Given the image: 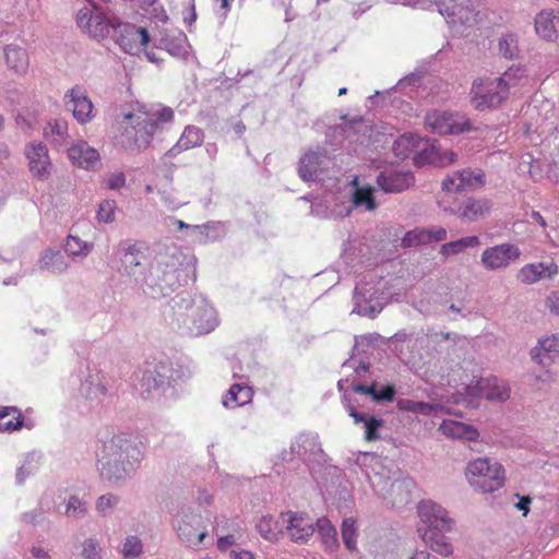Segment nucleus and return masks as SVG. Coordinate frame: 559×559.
Masks as SVG:
<instances>
[{
  "instance_id": "nucleus-57",
  "label": "nucleus",
  "mask_w": 559,
  "mask_h": 559,
  "mask_svg": "<svg viewBox=\"0 0 559 559\" xmlns=\"http://www.w3.org/2000/svg\"><path fill=\"white\" fill-rule=\"evenodd\" d=\"M547 174L551 180L559 182V159L549 165Z\"/></svg>"
},
{
  "instance_id": "nucleus-58",
  "label": "nucleus",
  "mask_w": 559,
  "mask_h": 559,
  "mask_svg": "<svg viewBox=\"0 0 559 559\" xmlns=\"http://www.w3.org/2000/svg\"><path fill=\"white\" fill-rule=\"evenodd\" d=\"M456 159V154L452 151H444L441 155V162L444 166L454 164Z\"/></svg>"
},
{
  "instance_id": "nucleus-51",
  "label": "nucleus",
  "mask_w": 559,
  "mask_h": 559,
  "mask_svg": "<svg viewBox=\"0 0 559 559\" xmlns=\"http://www.w3.org/2000/svg\"><path fill=\"white\" fill-rule=\"evenodd\" d=\"M395 390L392 385H385L380 391L373 392V399L377 401L391 402L394 399Z\"/></svg>"
},
{
  "instance_id": "nucleus-50",
  "label": "nucleus",
  "mask_w": 559,
  "mask_h": 559,
  "mask_svg": "<svg viewBox=\"0 0 559 559\" xmlns=\"http://www.w3.org/2000/svg\"><path fill=\"white\" fill-rule=\"evenodd\" d=\"M117 503V498L112 495H104L97 501V510L105 514Z\"/></svg>"
},
{
  "instance_id": "nucleus-47",
  "label": "nucleus",
  "mask_w": 559,
  "mask_h": 559,
  "mask_svg": "<svg viewBox=\"0 0 559 559\" xmlns=\"http://www.w3.org/2000/svg\"><path fill=\"white\" fill-rule=\"evenodd\" d=\"M382 426V421L370 417L367 420H365V439L368 441L376 440L378 438L377 430Z\"/></svg>"
},
{
  "instance_id": "nucleus-31",
  "label": "nucleus",
  "mask_w": 559,
  "mask_h": 559,
  "mask_svg": "<svg viewBox=\"0 0 559 559\" xmlns=\"http://www.w3.org/2000/svg\"><path fill=\"white\" fill-rule=\"evenodd\" d=\"M316 526L318 527L319 535L325 549L330 551L335 550L338 547L337 533L331 522L328 519L322 518L316 522Z\"/></svg>"
},
{
  "instance_id": "nucleus-22",
  "label": "nucleus",
  "mask_w": 559,
  "mask_h": 559,
  "mask_svg": "<svg viewBox=\"0 0 559 559\" xmlns=\"http://www.w3.org/2000/svg\"><path fill=\"white\" fill-rule=\"evenodd\" d=\"M119 25L120 20L117 16L108 17L104 13H95L87 33L96 39H104L109 36L110 29L116 32Z\"/></svg>"
},
{
  "instance_id": "nucleus-24",
  "label": "nucleus",
  "mask_w": 559,
  "mask_h": 559,
  "mask_svg": "<svg viewBox=\"0 0 559 559\" xmlns=\"http://www.w3.org/2000/svg\"><path fill=\"white\" fill-rule=\"evenodd\" d=\"M24 425L22 412L14 406H0V431L13 432L20 430Z\"/></svg>"
},
{
  "instance_id": "nucleus-21",
  "label": "nucleus",
  "mask_w": 559,
  "mask_h": 559,
  "mask_svg": "<svg viewBox=\"0 0 559 559\" xmlns=\"http://www.w3.org/2000/svg\"><path fill=\"white\" fill-rule=\"evenodd\" d=\"M203 132L195 126H188L185 128L178 142L167 152L169 157H175L182 151L200 146L203 142Z\"/></svg>"
},
{
  "instance_id": "nucleus-38",
  "label": "nucleus",
  "mask_w": 559,
  "mask_h": 559,
  "mask_svg": "<svg viewBox=\"0 0 559 559\" xmlns=\"http://www.w3.org/2000/svg\"><path fill=\"white\" fill-rule=\"evenodd\" d=\"M429 237L430 236L428 234V228H415L405 234V236L402 238V246L406 248L419 245H427L430 243Z\"/></svg>"
},
{
  "instance_id": "nucleus-54",
  "label": "nucleus",
  "mask_w": 559,
  "mask_h": 559,
  "mask_svg": "<svg viewBox=\"0 0 559 559\" xmlns=\"http://www.w3.org/2000/svg\"><path fill=\"white\" fill-rule=\"evenodd\" d=\"M546 307L554 313L559 314V295L552 293L546 300Z\"/></svg>"
},
{
  "instance_id": "nucleus-28",
  "label": "nucleus",
  "mask_w": 559,
  "mask_h": 559,
  "mask_svg": "<svg viewBox=\"0 0 559 559\" xmlns=\"http://www.w3.org/2000/svg\"><path fill=\"white\" fill-rule=\"evenodd\" d=\"M5 62L16 73H24L29 64L28 55L24 48L9 45L5 48Z\"/></svg>"
},
{
  "instance_id": "nucleus-36",
  "label": "nucleus",
  "mask_w": 559,
  "mask_h": 559,
  "mask_svg": "<svg viewBox=\"0 0 559 559\" xmlns=\"http://www.w3.org/2000/svg\"><path fill=\"white\" fill-rule=\"evenodd\" d=\"M397 407L403 412H412L415 414L430 415L435 412L436 406L425 402H416L408 399L397 401Z\"/></svg>"
},
{
  "instance_id": "nucleus-62",
  "label": "nucleus",
  "mask_w": 559,
  "mask_h": 559,
  "mask_svg": "<svg viewBox=\"0 0 559 559\" xmlns=\"http://www.w3.org/2000/svg\"><path fill=\"white\" fill-rule=\"evenodd\" d=\"M349 416L355 420L356 424L361 423V421L365 423V420L368 419L362 414H359L358 412H356V409L354 407L349 408Z\"/></svg>"
},
{
  "instance_id": "nucleus-9",
  "label": "nucleus",
  "mask_w": 559,
  "mask_h": 559,
  "mask_svg": "<svg viewBox=\"0 0 559 559\" xmlns=\"http://www.w3.org/2000/svg\"><path fill=\"white\" fill-rule=\"evenodd\" d=\"M417 512L420 521L426 525L425 528H452V520L450 519L448 511L431 500L420 501L417 507Z\"/></svg>"
},
{
  "instance_id": "nucleus-48",
  "label": "nucleus",
  "mask_w": 559,
  "mask_h": 559,
  "mask_svg": "<svg viewBox=\"0 0 559 559\" xmlns=\"http://www.w3.org/2000/svg\"><path fill=\"white\" fill-rule=\"evenodd\" d=\"M94 14L95 13L87 8L81 9L76 14V23L79 27L87 32L92 20L94 19Z\"/></svg>"
},
{
  "instance_id": "nucleus-46",
  "label": "nucleus",
  "mask_w": 559,
  "mask_h": 559,
  "mask_svg": "<svg viewBox=\"0 0 559 559\" xmlns=\"http://www.w3.org/2000/svg\"><path fill=\"white\" fill-rule=\"evenodd\" d=\"M139 249L135 247V245L130 246L123 257V263L126 269H132L135 266H139L141 264L140 258H139Z\"/></svg>"
},
{
  "instance_id": "nucleus-52",
  "label": "nucleus",
  "mask_w": 559,
  "mask_h": 559,
  "mask_svg": "<svg viewBox=\"0 0 559 559\" xmlns=\"http://www.w3.org/2000/svg\"><path fill=\"white\" fill-rule=\"evenodd\" d=\"M124 175L122 173H115L108 178L107 186L109 189H119L124 185Z\"/></svg>"
},
{
  "instance_id": "nucleus-44",
  "label": "nucleus",
  "mask_w": 559,
  "mask_h": 559,
  "mask_svg": "<svg viewBox=\"0 0 559 559\" xmlns=\"http://www.w3.org/2000/svg\"><path fill=\"white\" fill-rule=\"evenodd\" d=\"M66 251L71 255H79L86 253L88 251V247L78 237L69 236L66 242Z\"/></svg>"
},
{
  "instance_id": "nucleus-1",
  "label": "nucleus",
  "mask_w": 559,
  "mask_h": 559,
  "mask_svg": "<svg viewBox=\"0 0 559 559\" xmlns=\"http://www.w3.org/2000/svg\"><path fill=\"white\" fill-rule=\"evenodd\" d=\"M174 119V110L162 105H140L123 116L119 144L126 150L145 148L160 123Z\"/></svg>"
},
{
  "instance_id": "nucleus-13",
  "label": "nucleus",
  "mask_w": 559,
  "mask_h": 559,
  "mask_svg": "<svg viewBox=\"0 0 559 559\" xmlns=\"http://www.w3.org/2000/svg\"><path fill=\"white\" fill-rule=\"evenodd\" d=\"M467 392L473 396H481L491 401L503 402L510 396V389L497 378L480 379L475 388L467 386Z\"/></svg>"
},
{
  "instance_id": "nucleus-63",
  "label": "nucleus",
  "mask_w": 559,
  "mask_h": 559,
  "mask_svg": "<svg viewBox=\"0 0 559 559\" xmlns=\"http://www.w3.org/2000/svg\"><path fill=\"white\" fill-rule=\"evenodd\" d=\"M355 392H358V393H364V394H371L373 396V392H374V386L371 385V386H367V385H356L354 388Z\"/></svg>"
},
{
  "instance_id": "nucleus-60",
  "label": "nucleus",
  "mask_w": 559,
  "mask_h": 559,
  "mask_svg": "<svg viewBox=\"0 0 559 559\" xmlns=\"http://www.w3.org/2000/svg\"><path fill=\"white\" fill-rule=\"evenodd\" d=\"M409 559H436L430 552L426 550H417Z\"/></svg>"
},
{
  "instance_id": "nucleus-59",
  "label": "nucleus",
  "mask_w": 559,
  "mask_h": 559,
  "mask_svg": "<svg viewBox=\"0 0 559 559\" xmlns=\"http://www.w3.org/2000/svg\"><path fill=\"white\" fill-rule=\"evenodd\" d=\"M231 559H255V557L251 551L239 550L231 552Z\"/></svg>"
},
{
  "instance_id": "nucleus-7",
  "label": "nucleus",
  "mask_w": 559,
  "mask_h": 559,
  "mask_svg": "<svg viewBox=\"0 0 559 559\" xmlns=\"http://www.w3.org/2000/svg\"><path fill=\"white\" fill-rule=\"evenodd\" d=\"M116 43L121 49L130 55H136L150 43V35L146 28L138 27L131 23H122L116 31Z\"/></svg>"
},
{
  "instance_id": "nucleus-64",
  "label": "nucleus",
  "mask_w": 559,
  "mask_h": 559,
  "mask_svg": "<svg viewBox=\"0 0 559 559\" xmlns=\"http://www.w3.org/2000/svg\"><path fill=\"white\" fill-rule=\"evenodd\" d=\"M32 555L35 557V558H38V559H47L48 558V554L47 551H45L43 548L40 547H33L32 548Z\"/></svg>"
},
{
  "instance_id": "nucleus-29",
  "label": "nucleus",
  "mask_w": 559,
  "mask_h": 559,
  "mask_svg": "<svg viewBox=\"0 0 559 559\" xmlns=\"http://www.w3.org/2000/svg\"><path fill=\"white\" fill-rule=\"evenodd\" d=\"M321 154L317 152H307L299 162L298 174L305 181L312 180L321 165Z\"/></svg>"
},
{
  "instance_id": "nucleus-33",
  "label": "nucleus",
  "mask_w": 559,
  "mask_h": 559,
  "mask_svg": "<svg viewBox=\"0 0 559 559\" xmlns=\"http://www.w3.org/2000/svg\"><path fill=\"white\" fill-rule=\"evenodd\" d=\"M418 143L419 136L412 133L403 134L394 141L393 152L399 158L405 159L416 151Z\"/></svg>"
},
{
  "instance_id": "nucleus-8",
  "label": "nucleus",
  "mask_w": 559,
  "mask_h": 559,
  "mask_svg": "<svg viewBox=\"0 0 559 559\" xmlns=\"http://www.w3.org/2000/svg\"><path fill=\"white\" fill-rule=\"evenodd\" d=\"M485 185V174L483 171L474 173L466 168L453 173L442 181V190L445 193H457L474 190Z\"/></svg>"
},
{
  "instance_id": "nucleus-20",
  "label": "nucleus",
  "mask_w": 559,
  "mask_h": 559,
  "mask_svg": "<svg viewBox=\"0 0 559 559\" xmlns=\"http://www.w3.org/2000/svg\"><path fill=\"white\" fill-rule=\"evenodd\" d=\"M491 203L487 199H467L462 206L457 210V216L462 221H477L489 214Z\"/></svg>"
},
{
  "instance_id": "nucleus-6",
  "label": "nucleus",
  "mask_w": 559,
  "mask_h": 559,
  "mask_svg": "<svg viewBox=\"0 0 559 559\" xmlns=\"http://www.w3.org/2000/svg\"><path fill=\"white\" fill-rule=\"evenodd\" d=\"M282 519L285 527L284 535L293 543H307L316 531L314 520L305 512H282Z\"/></svg>"
},
{
  "instance_id": "nucleus-55",
  "label": "nucleus",
  "mask_w": 559,
  "mask_h": 559,
  "mask_svg": "<svg viewBox=\"0 0 559 559\" xmlns=\"http://www.w3.org/2000/svg\"><path fill=\"white\" fill-rule=\"evenodd\" d=\"M234 544H235V538L233 535H226V536L219 537L217 540V547L222 551H226Z\"/></svg>"
},
{
  "instance_id": "nucleus-56",
  "label": "nucleus",
  "mask_w": 559,
  "mask_h": 559,
  "mask_svg": "<svg viewBox=\"0 0 559 559\" xmlns=\"http://www.w3.org/2000/svg\"><path fill=\"white\" fill-rule=\"evenodd\" d=\"M531 502H532L531 497L523 496L520 498L519 502L516 503V508L523 512L524 516L527 515V513L530 512Z\"/></svg>"
},
{
  "instance_id": "nucleus-35",
  "label": "nucleus",
  "mask_w": 559,
  "mask_h": 559,
  "mask_svg": "<svg viewBox=\"0 0 559 559\" xmlns=\"http://www.w3.org/2000/svg\"><path fill=\"white\" fill-rule=\"evenodd\" d=\"M40 269H47L53 273L66 270L67 264L59 251L47 250L40 259Z\"/></svg>"
},
{
  "instance_id": "nucleus-25",
  "label": "nucleus",
  "mask_w": 559,
  "mask_h": 559,
  "mask_svg": "<svg viewBox=\"0 0 559 559\" xmlns=\"http://www.w3.org/2000/svg\"><path fill=\"white\" fill-rule=\"evenodd\" d=\"M439 429L440 431H442L444 436L451 438L474 441L477 440V438L479 437L478 431L472 426L454 420H443Z\"/></svg>"
},
{
  "instance_id": "nucleus-19",
  "label": "nucleus",
  "mask_w": 559,
  "mask_h": 559,
  "mask_svg": "<svg viewBox=\"0 0 559 559\" xmlns=\"http://www.w3.org/2000/svg\"><path fill=\"white\" fill-rule=\"evenodd\" d=\"M450 531L451 530L418 528V533L425 544L433 551L445 557L453 552V547L444 535L445 532Z\"/></svg>"
},
{
  "instance_id": "nucleus-11",
  "label": "nucleus",
  "mask_w": 559,
  "mask_h": 559,
  "mask_svg": "<svg viewBox=\"0 0 559 559\" xmlns=\"http://www.w3.org/2000/svg\"><path fill=\"white\" fill-rule=\"evenodd\" d=\"M520 257V250L516 246L503 243L487 248L481 254V262L488 270L506 267L511 261Z\"/></svg>"
},
{
  "instance_id": "nucleus-3",
  "label": "nucleus",
  "mask_w": 559,
  "mask_h": 559,
  "mask_svg": "<svg viewBox=\"0 0 559 559\" xmlns=\"http://www.w3.org/2000/svg\"><path fill=\"white\" fill-rule=\"evenodd\" d=\"M468 484L481 492H493L504 485V469L487 457L471 461L465 471Z\"/></svg>"
},
{
  "instance_id": "nucleus-32",
  "label": "nucleus",
  "mask_w": 559,
  "mask_h": 559,
  "mask_svg": "<svg viewBox=\"0 0 559 559\" xmlns=\"http://www.w3.org/2000/svg\"><path fill=\"white\" fill-rule=\"evenodd\" d=\"M44 135L48 141L55 144H63L68 135V122L62 119L48 121L44 129Z\"/></svg>"
},
{
  "instance_id": "nucleus-5",
  "label": "nucleus",
  "mask_w": 559,
  "mask_h": 559,
  "mask_svg": "<svg viewBox=\"0 0 559 559\" xmlns=\"http://www.w3.org/2000/svg\"><path fill=\"white\" fill-rule=\"evenodd\" d=\"M430 132L439 135L461 134L472 129L469 120L457 112L430 110L425 116Z\"/></svg>"
},
{
  "instance_id": "nucleus-34",
  "label": "nucleus",
  "mask_w": 559,
  "mask_h": 559,
  "mask_svg": "<svg viewBox=\"0 0 559 559\" xmlns=\"http://www.w3.org/2000/svg\"><path fill=\"white\" fill-rule=\"evenodd\" d=\"M479 243V238L477 236L464 237L459 240L444 243L441 247L440 252L443 255L457 254L464 251L466 248L477 247Z\"/></svg>"
},
{
  "instance_id": "nucleus-30",
  "label": "nucleus",
  "mask_w": 559,
  "mask_h": 559,
  "mask_svg": "<svg viewBox=\"0 0 559 559\" xmlns=\"http://www.w3.org/2000/svg\"><path fill=\"white\" fill-rule=\"evenodd\" d=\"M551 354H559V337L556 335L540 340L539 346L533 349V358L538 357L540 365H546V360L552 358Z\"/></svg>"
},
{
  "instance_id": "nucleus-2",
  "label": "nucleus",
  "mask_w": 559,
  "mask_h": 559,
  "mask_svg": "<svg viewBox=\"0 0 559 559\" xmlns=\"http://www.w3.org/2000/svg\"><path fill=\"white\" fill-rule=\"evenodd\" d=\"M512 73L500 78L476 79L471 87V103L476 110L495 109L508 99V83Z\"/></svg>"
},
{
  "instance_id": "nucleus-16",
  "label": "nucleus",
  "mask_w": 559,
  "mask_h": 559,
  "mask_svg": "<svg viewBox=\"0 0 559 559\" xmlns=\"http://www.w3.org/2000/svg\"><path fill=\"white\" fill-rule=\"evenodd\" d=\"M68 156L74 165L85 169H94L99 164V153L84 141L73 144Z\"/></svg>"
},
{
  "instance_id": "nucleus-49",
  "label": "nucleus",
  "mask_w": 559,
  "mask_h": 559,
  "mask_svg": "<svg viewBox=\"0 0 559 559\" xmlns=\"http://www.w3.org/2000/svg\"><path fill=\"white\" fill-rule=\"evenodd\" d=\"M82 556L84 559H100L97 544L88 539L83 545Z\"/></svg>"
},
{
  "instance_id": "nucleus-14",
  "label": "nucleus",
  "mask_w": 559,
  "mask_h": 559,
  "mask_svg": "<svg viewBox=\"0 0 559 559\" xmlns=\"http://www.w3.org/2000/svg\"><path fill=\"white\" fill-rule=\"evenodd\" d=\"M201 519L198 515H186L177 525L178 537L191 548H200L207 535L205 530H200Z\"/></svg>"
},
{
  "instance_id": "nucleus-15",
  "label": "nucleus",
  "mask_w": 559,
  "mask_h": 559,
  "mask_svg": "<svg viewBox=\"0 0 559 559\" xmlns=\"http://www.w3.org/2000/svg\"><path fill=\"white\" fill-rule=\"evenodd\" d=\"M415 179L411 171H382L377 178V183L385 193H400L408 189Z\"/></svg>"
},
{
  "instance_id": "nucleus-4",
  "label": "nucleus",
  "mask_w": 559,
  "mask_h": 559,
  "mask_svg": "<svg viewBox=\"0 0 559 559\" xmlns=\"http://www.w3.org/2000/svg\"><path fill=\"white\" fill-rule=\"evenodd\" d=\"M128 448V441L118 436L103 442L100 451H97V464L103 478L112 480L124 476L127 468L123 454Z\"/></svg>"
},
{
  "instance_id": "nucleus-43",
  "label": "nucleus",
  "mask_w": 559,
  "mask_h": 559,
  "mask_svg": "<svg viewBox=\"0 0 559 559\" xmlns=\"http://www.w3.org/2000/svg\"><path fill=\"white\" fill-rule=\"evenodd\" d=\"M116 204L114 201L105 200L99 204L97 218L100 222L109 223L115 218Z\"/></svg>"
},
{
  "instance_id": "nucleus-61",
  "label": "nucleus",
  "mask_w": 559,
  "mask_h": 559,
  "mask_svg": "<svg viewBox=\"0 0 559 559\" xmlns=\"http://www.w3.org/2000/svg\"><path fill=\"white\" fill-rule=\"evenodd\" d=\"M234 0H215L218 4L219 9L223 10V15L226 16L227 12L230 10V4Z\"/></svg>"
},
{
  "instance_id": "nucleus-18",
  "label": "nucleus",
  "mask_w": 559,
  "mask_h": 559,
  "mask_svg": "<svg viewBox=\"0 0 559 559\" xmlns=\"http://www.w3.org/2000/svg\"><path fill=\"white\" fill-rule=\"evenodd\" d=\"M558 274V265L554 262L550 263H530L524 265L518 273V278L524 284H533L542 278Z\"/></svg>"
},
{
  "instance_id": "nucleus-27",
  "label": "nucleus",
  "mask_w": 559,
  "mask_h": 559,
  "mask_svg": "<svg viewBox=\"0 0 559 559\" xmlns=\"http://www.w3.org/2000/svg\"><path fill=\"white\" fill-rule=\"evenodd\" d=\"M217 325L216 313L212 308H198L193 317V329L197 334L212 332Z\"/></svg>"
},
{
  "instance_id": "nucleus-40",
  "label": "nucleus",
  "mask_w": 559,
  "mask_h": 559,
  "mask_svg": "<svg viewBox=\"0 0 559 559\" xmlns=\"http://www.w3.org/2000/svg\"><path fill=\"white\" fill-rule=\"evenodd\" d=\"M498 46L500 53L504 58L512 59L516 55L518 41L512 34H508L500 38Z\"/></svg>"
},
{
  "instance_id": "nucleus-39",
  "label": "nucleus",
  "mask_w": 559,
  "mask_h": 559,
  "mask_svg": "<svg viewBox=\"0 0 559 559\" xmlns=\"http://www.w3.org/2000/svg\"><path fill=\"white\" fill-rule=\"evenodd\" d=\"M373 189L370 187L357 188L353 195L356 205H365L368 211L376 209V202L372 195Z\"/></svg>"
},
{
  "instance_id": "nucleus-23",
  "label": "nucleus",
  "mask_w": 559,
  "mask_h": 559,
  "mask_svg": "<svg viewBox=\"0 0 559 559\" xmlns=\"http://www.w3.org/2000/svg\"><path fill=\"white\" fill-rule=\"evenodd\" d=\"M284 521L282 513L276 519L272 515L262 516L257 523L259 534L269 542H277L284 536Z\"/></svg>"
},
{
  "instance_id": "nucleus-42",
  "label": "nucleus",
  "mask_w": 559,
  "mask_h": 559,
  "mask_svg": "<svg viewBox=\"0 0 559 559\" xmlns=\"http://www.w3.org/2000/svg\"><path fill=\"white\" fill-rule=\"evenodd\" d=\"M504 73H512L508 83V96L510 95L511 88L518 87V86H524L528 83V76L524 73L523 70L520 68H510Z\"/></svg>"
},
{
  "instance_id": "nucleus-12",
  "label": "nucleus",
  "mask_w": 559,
  "mask_h": 559,
  "mask_svg": "<svg viewBox=\"0 0 559 559\" xmlns=\"http://www.w3.org/2000/svg\"><path fill=\"white\" fill-rule=\"evenodd\" d=\"M25 155L32 175L38 179H46L51 169L48 150L43 143H29L25 147Z\"/></svg>"
},
{
  "instance_id": "nucleus-53",
  "label": "nucleus",
  "mask_w": 559,
  "mask_h": 559,
  "mask_svg": "<svg viewBox=\"0 0 559 559\" xmlns=\"http://www.w3.org/2000/svg\"><path fill=\"white\" fill-rule=\"evenodd\" d=\"M430 243L433 241H442L447 238V230L443 227H431L428 228Z\"/></svg>"
},
{
  "instance_id": "nucleus-45",
  "label": "nucleus",
  "mask_w": 559,
  "mask_h": 559,
  "mask_svg": "<svg viewBox=\"0 0 559 559\" xmlns=\"http://www.w3.org/2000/svg\"><path fill=\"white\" fill-rule=\"evenodd\" d=\"M84 503L78 497H71L66 509V514L68 516L78 518L84 514Z\"/></svg>"
},
{
  "instance_id": "nucleus-37",
  "label": "nucleus",
  "mask_w": 559,
  "mask_h": 559,
  "mask_svg": "<svg viewBox=\"0 0 559 559\" xmlns=\"http://www.w3.org/2000/svg\"><path fill=\"white\" fill-rule=\"evenodd\" d=\"M342 538L344 545L349 551H354L356 549V538H357V530H356V520L354 518H347L343 521L342 524Z\"/></svg>"
},
{
  "instance_id": "nucleus-17",
  "label": "nucleus",
  "mask_w": 559,
  "mask_h": 559,
  "mask_svg": "<svg viewBox=\"0 0 559 559\" xmlns=\"http://www.w3.org/2000/svg\"><path fill=\"white\" fill-rule=\"evenodd\" d=\"M535 29L539 37L554 41L559 34V11L544 10L535 19Z\"/></svg>"
},
{
  "instance_id": "nucleus-41",
  "label": "nucleus",
  "mask_w": 559,
  "mask_h": 559,
  "mask_svg": "<svg viewBox=\"0 0 559 559\" xmlns=\"http://www.w3.org/2000/svg\"><path fill=\"white\" fill-rule=\"evenodd\" d=\"M143 546L142 542L136 536H129L127 537L123 548H122V555L124 558H135L139 557L142 554Z\"/></svg>"
},
{
  "instance_id": "nucleus-10",
  "label": "nucleus",
  "mask_w": 559,
  "mask_h": 559,
  "mask_svg": "<svg viewBox=\"0 0 559 559\" xmlns=\"http://www.w3.org/2000/svg\"><path fill=\"white\" fill-rule=\"evenodd\" d=\"M66 106L72 111L78 122L84 124L93 118V104L82 86L72 87L64 96Z\"/></svg>"
},
{
  "instance_id": "nucleus-26",
  "label": "nucleus",
  "mask_w": 559,
  "mask_h": 559,
  "mask_svg": "<svg viewBox=\"0 0 559 559\" xmlns=\"http://www.w3.org/2000/svg\"><path fill=\"white\" fill-rule=\"evenodd\" d=\"M252 396L253 391L250 386L236 383L228 390L223 400V404L227 408L243 406L251 402Z\"/></svg>"
}]
</instances>
